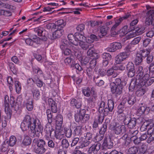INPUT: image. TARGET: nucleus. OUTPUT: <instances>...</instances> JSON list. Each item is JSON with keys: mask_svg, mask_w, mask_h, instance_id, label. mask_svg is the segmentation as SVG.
<instances>
[{"mask_svg": "<svg viewBox=\"0 0 154 154\" xmlns=\"http://www.w3.org/2000/svg\"><path fill=\"white\" fill-rule=\"evenodd\" d=\"M48 102L49 105L51 108V110L50 109H48L46 111L48 122L51 124L53 119H55L54 117V114L57 111V107L56 102L51 98H49Z\"/></svg>", "mask_w": 154, "mask_h": 154, "instance_id": "obj_1", "label": "nucleus"}, {"mask_svg": "<svg viewBox=\"0 0 154 154\" xmlns=\"http://www.w3.org/2000/svg\"><path fill=\"white\" fill-rule=\"evenodd\" d=\"M35 31L37 33L38 35L40 37L39 38L35 36V37L33 38L34 39H36L35 42H36L37 44H40L41 40L44 41H45L47 40V33L43 28L38 27L35 29Z\"/></svg>", "mask_w": 154, "mask_h": 154, "instance_id": "obj_2", "label": "nucleus"}, {"mask_svg": "<svg viewBox=\"0 0 154 154\" xmlns=\"http://www.w3.org/2000/svg\"><path fill=\"white\" fill-rule=\"evenodd\" d=\"M113 126L112 127V123L110 125V128L111 129H113L115 134L119 135L122 134L126 132L125 126L121 125L119 123L114 122L112 123Z\"/></svg>", "mask_w": 154, "mask_h": 154, "instance_id": "obj_3", "label": "nucleus"}, {"mask_svg": "<svg viewBox=\"0 0 154 154\" xmlns=\"http://www.w3.org/2000/svg\"><path fill=\"white\" fill-rule=\"evenodd\" d=\"M45 130L48 136H50V137H51L54 135L57 139H61L60 132L56 133L51 125H47L45 128Z\"/></svg>", "mask_w": 154, "mask_h": 154, "instance_id": "obj_4", "label": "nucleus"}, {"mask_svg": "<svg viewBox=\"0 0 154 154\" xmlns=\"http://www.w3.org/2000/svg\"><path fill=\"white\" fill-rule=\"evenodd\" d=\"M123 122L125 125H127L128 128L132 129L136 126L137 120L134 118L127 117L124 119Z\"/></svg>", "mask_w": 154, "mask_h": 154, "instance_id": "obj_5", "label": "nucleus"}, {"mask_svg": "<svg viewBox=\"0 0 154 154\" xmlns=\"http://www.w3.org/2000/svg\"><path fill=\"white\" fill-rule=\"evenodd\" d=\"M112 84H110L111 91L113 94H114L116 97L120 95L122 91L124 86L115 85Z\"/></svg>", "mask_w": 154, "mask_h": 154, "instance_id": "obj_6", "label": "nucleus"}, {"mask_svg": "<svg viewBox=\"0 0 154 154\" xmlns=\"http://www.w3.org/2000/svg\"><path fill=\"white\" fill-rule=\"evenodd\" d=\"M147 14V17L145 20L146 24L149 25L151 24L154 26V10L149 11Z\"/></svg>", "mask_w": 154, "mask_h": 154, "instance_id": "obj_7", "label": "nucleus"}, {"mask_svg": "<svg viewBox=\"0 0 154 154\" xmlns=\"http://www.w3.org/2000/svg\"><path fill=\"white\" fill-rule=\"evenodd\" d=\"M103 141L102 144L103 149L106 148L110 149L113 147V143L110 137H105Z\"/></svg>", "mask_w": 154, "mask_h": 154, "instance_id": "obj_8", "label": "nucleus"}, {"mask_svg": "<svg viewBox=\"0 0 154 154\" xmlns=\"http://www.w3.org/2000/svg\"><path fill=\"white\" fill-rule=\"evenodd\" d=\"M7 100H8V96H5V111L7 115V119L9 120L11 118L12 111L9 108V101H7Z\"/></svg>", "mask_w": 154, "mask_h": 154, "instance_id": "obj_9", "label": "nucleus"}, {"mask_svg": "<svg viewBox=\"0 0 154 154\" xmlns=\"http://www.w3.org/2000/svg\"><path fill=\"white\" fill-rule=\"evenodd\" d=\"M38 125L36 126L31 132H29L30 136L32 137H35L36 135L37 137H39L40 133H42L43 131V127L39 122V124H37Z\"/></svg>", "mask_w": 154, "mask_h": 154, "instance_id": "obj_10", "label": "nucleus"}, {"mask_svg": "<svg viewBox=\"0 0 154 154\" xmlns=\"http://www.w3.org/2000/svg\"><path fill=\"white\" fill-rule=\"evenodd\" d=\"M114 103L112 100H109L108 101V107L105 108L104 111V115H107L109 112H112L114 108Z\"/></svg>", "mask_w": 154, "mask_h": 154, "instance_id": "obj_11", "label": "nucleus"}, {"mask_svg": "<svg viewBox=\"0 0 154 154\" xmlns=\"http://www.w3.org/2000/svg\"><path fill=\"white\" fill-rule=\"evenodd\" d=\"M63 33V30L56 29V30L53 33L52 35H49L48 37L50 39L54 40L60 37L62 35Z\"/></svg>", "mask_w": 154, "mask_h": 154, "instance_id": "obj_12", "label": "nucleus"}, {"mask_svg": "<svg viewBox=\"0 0 154 154\" xmlns=\"http://www.w3.org/2000/svg\"><path fill=\"white\" fill-rule=\"evenodd\" d=\"M131 16L129 14H127L125 15V16H123L122 17H120L119 18L118 20H117V22H116L115 23V24L114 25V26L112 27L111 29V30L112 32V33L113 32H114V34H115L114 33L115 32L116 33V32H115L114 31L115 30L116 28L118 26L120 23L124 19H127L129 17Z\"/></svg>", "mask_w": 154, "mask_h": 154, "instance_id": "obj_13", "label": "nucleus"}, {"mask_svg": "<svg viewBox=\"0 0 154 154\" xmlns=\"http://www.w3.org/2000/svg\"><path fill=\"white\" fill-rule=\"evenodd\" d=\"M122 47L121 43L114 42L110 44V47L108 48V49L109 51L113 52L117 50L121 49Z\"/></svg>", "mask_w": 154, "mask_h": 154, "instance_id": "obj_14", "label": "nucleus"}, {"mask_svg": "<svg viewBox=\"0 0 154 154\" xmlns=\"http://www.w3.org/2000/svg\"><path fill=\"white\" fill-rule=\"evenodd\" d=\"M86 112L85 109H80L79 113H77L75 115V119L76 122H81L82 123L83 115Z\"/></svg>", "mask_w": 154, "mask_h": 154, "instance_id": "obj_15", "label": "nucleus"}, {"mask_svg": "<svg viewBox=\"0 0 154 154\" xmlns=\"http://www.w3.org/2000/svg\"><path fill=\"white\" fill-rule=\"evenodd\" d=\"M139 82L137 79H133L131 80V82L129 85V89L130 91H133L134 89H137Z\"/></svg>", "mask_w": 154, "mask_h": 154, "instance_id": "obj_16", "label": "nucleus"}, {"mask_svg": "<svg viewBox=\"0 0 154 154\" xmlns=\"http://www.w3.org/2000/svg\"><path fill=\"white\" fill-rule=\"evenodd\" d=\"M149 77V75L148 73L145 74L142 76H140L139 79H138V80L140 86H145Z\"/></svg>", "mask_w": 154, "mask_h": 154, "instance_id": "obj_17", "label": "nucleus"}, {"mask_svg": "<svg viewBox=\"0 0 154 154\" xmlns=\"http://www.w3.org/2000/svg\"><path fill=\"white\" fill-rule=\"evenodd\" d=\"M123 99L126 100V104L128 105V106H131L133 105L136 101V97L134 95L131 96L128 98H125Z\"/></svg>", "mask_w": 154, "mask_h": 154, "instance_id": "obj_18", "label": "nucleus"}, {"mask_svg": "<svg viewBox=\"0 0 154 154\" xmlns=\"http://www.w3.org/2000/svg\"><path fill=\"white\" fill-rule=\"evenodd\" d=\"M110 122V120L106 119L105 120L104 123L103 124V126L101 127L99 131V133L101 135H104L107 130V126L109 125Z\"/></svg>", "mask_w": 154, "mask_h": 154, "instance_id": "obj_19", "label": "nucleus"}, {"mask_svg": "<svg viewBox=\"0 0 154 154\" xmlns=\"http://www.w3.org/2000/svg\"><path fill=\"white\" fill-rule=\"evenodd\" d=\"M87 54V55L88 56L98 58L97 54L94 51V48L92 45L88 48Z\"/></svg>", "mask_w": 154, "mask_h": 154, "instance_id": "obj_20", "label": "nucleus"}, {"mask_svg": "<svg viewBox=\"0 0 154 154\" xmlns=\"http://www.w3.org/2000/svg\"><path fill=\"white\" fill-rule=\"evenodd\" d=\"M101 144L97 142L93 144L90 148V149L92 151L93 154H96L100 149Z\"/></svg>", "mask_w": 154, "mask_h": 154, "instance_id": "obj_21", "label": "nucleus"}, {"mask_svg": "<svg viewBox=\"0 0 154 154\" xmlns=\"http://www.w3.org/2000/svg\"><path fill=\"white\" fill-rule=\"evenodd\" d=\"M109 28L106 26H102L100 28V35H99L100 38H103L104 36L106 35Z\"/></svg>", "mask_w": 154, "mask_h": 154, "instance_id": "obj_22", "label": "nucleus"}, {"mask_svg": "<svg viewBox=\"0 0 154 154\" xmlns=\"http://www.w3.org/2000/svg\"><path fill=\"white\" fill-rule=\"evenodd\" d=\"M32 146H33V144L35 143L36 144L37 146L46 147V145L45 141L43 139H34L33 141Z\"/></svg>", "mask_w": 154, "mask_h": 154, "instance_id": "obj_23", "label": "nucleus"}, {"mask_svg": "<svg viewBox=\"0 0 154 154\" xmlns=\"http://www.w3.org/2000/svg\"><path fill=\"white\" fill-rule=\"evenodd\" d=\"M55 29H62L66 25V23L63 20H60L55 22Z\"/></svg>", "mask_w": 154, "mask_h": 154, "instance_id": "obj_24", "label": "nucleus"}, {"mask_svg": "<svg viewBox=\"0 0 154 154\" xmlns=\"http://www.w3.org/2000/svg\"><path fill=\"white\" fill-rule=\"evenodd\" d=\"M31 90L34 99L36 100H38L40 98V95L39 90L35 88H32Z\"/></svg>", "mask_w": 154, "mask_h": 154, "instance_id": "obj_25", "label": "nucleus"}, {"mask_svg": "<svg viewBox=\"0 0 154 154\" xmlns=\"http://www.w3.org/2000/svg\"><path fill=\"white\" fill-rule=\"evenodd\" d=\"M126 100L123 99L122 102L120 103L118 107V113L120 114L123 112V109L125 107H128V105L126 104Z\"/></svg>", "mask_w": 154, "mask_h": 154, "instance_id": "obj_26", "label": "nucleus"}, {"mask_svg": "<svg viewBox=\"0 0 154 154\" xmlns=\"http://www.w3.org/2000/svg\"><path fill=\"white\" fill-rule=\"evenodd\" d=\"M60 48L62 50V53L65 55H69L72 53L71 49L67 48V47H65L63 45H60Z\"/></svg>", "mask_w": 154, "mask_h": 154, "instance_id": "obj_27", "label": "nucleus"}, {"mask_svg": "<svg viewBox=\"0 0 154 154\" xmlns=\"http://www.w3.org/2000/svg\"><path fill=\"white\" fill-rule=\"evenodd\" d=\"M118 74L117 72L114 71L112 67L109 69L106 72V75L108 76H112L113 78L116 77Z\"/></svg>", "mask_w": 154, "mask_h": 154, "instance_id": "obj_28", "label": "nucleus"}, {"mask_svg": "<svg viewBox=\"0 0 154 154\" xmlns=\"http://www.w3.org/2000/svg\"><path fill=\"white\" fill-rule=\"evenodd\" d=\"M33 80L34 83H35L37 86L39 88H41L45 85V83L40 80L37 75H35L33 77Z\"/></svg>", "mask_w": 154, "mask_h": 154, "instance_id": "obj_29", "label": "nucleus"}, {"mask_svg": "<svg viewBox=\"0 0 154 154\" xmlns=\"http://www.w3.org/2000/svg\"><path fill=\"white\" fill-rule=\"evenodd\" d=\"M34 151L37 154H43L46 151L45 147L37 146L34 148Z\"/></svg>", "mask_w": 154, "mask_h": 154, "instance_id": "obj_30", "label": "nucleus"}, {"mask_svg": "<svg viewBox=\"0 0 154 154\" xmlns=\"http://www.w3.org/2000/svg\"><path fill=\"white\" fill-rule=\"evenodd\" d=\"M145 29L143 26H139L135 28L134 27L133 29H132V30H133V31H135V33H136L137 35H139L144 32Z\"/></svg>", "mask_w": 154, "mask_h": 154, "instance_id": "obj_31", "label": "nucleus"}, {"mask_svg": "<svg viewBox=\"0 0 154 154\" xmlns=\"http://www.w3.org/2000/svg\"><path fill=\"white\" fill-rule=\"evenodd\" d=\"M75 36L76 38L75 40L78 42V45L79 42H82L85 40V37L82 34H81L78 32L75 33Z\"/></svg>", "mask_w": 154, "mask_h": 154, "instance_id": "obj_32", "label": "nucleus"}, {"mask_svg": "<svg viewBox=\"0 0 154 154\" xmlns=\"http://www.w3.org/2000/svg\"><path fill=\"white\" fill-rule=\"evenodd\" d=\"M33 100L31 98H29L27 100L26 103V106L29 111H31L33 108Z\"/></svg>", "mask_w": 154, "mask_h": 154, "instance_id": "obj_33", "label": "nucleus"}, {"mask_svg": "<svg viewBox=\"0 0 154 154\" xmlns=\"http://www.w3.org/2000/svg\"><path fill=\"white\" fill-rule=\"evenodd\" d=\"M68 38L69 41L74 45L77 46L78 43L75 40V35H74L72 34H69L68 35Z\"/></svg>", "mask_w": 154, "mask_h": 154, "instance_id": "obj_34", "label": "nucleus"}, {"mask_svg": "<svg viewBox=\"0 0 154 154\" xmlns=\"http://www.w3.org/2000/svg\"><path fill=\"white\" fill-rule=\"evenodd\" d=\"M70 104L72 106H75L77 109L79 108L82 105L81 102L75 99H72L71 100Z\"/></svg>", "mask_w": 154, "mask_h": 154, "instance_id": "obj_35", "label": "nucleus"}, {"mask_svg": "<svg viewBox=\"0 0 154 154\" xmlns=\"http://www.w3.org/2000/svg\"><path fill=\"white\" fill-rule=\"evenodd\" d=\"M32 142L31 139L28 136L26 135L24 137L22 143V144L24 146H27L30 145Z\"/></svg>", "mask_w": 154, "mask_h": 154, "instance_id": "obj_36", "label": "nucleus"}, {"mask_svg": "<svg viewBox=\"0 0 154 154\" xmlns=\"http://www.w3.org/2000/svg\"><path fill=\"white\" fill-rule=\"evenodd\" d=\"M79 45L80 47L84 50H86L92 45L90 44L87 42H84V41L79 42Z\"/></svg>", "mask_w": 154, "mask_h": 154, "instance_id": "obj_37", "label": "nucleus"}, {"mask_svg": "<svg viewBox=\"0 0 154 154\" xmlns=\"http://www.w3.org/2000/svg\"><path fill=\"white\" fill-rule=\"evenodd\" d=\"M123 140V142L124 145L125 146H128L130 143L131 140L130 138L129 137L127 134H125L121 138Z\"/></svg>", "mask_w": 154, "mask_h": 154, "instance_id": "obj_38", "label": "nucleus"}, {"mask_svg": "<svg viewBox=\"0 0 154 154\" xmlns=\"http://www.w3.org/2000/svg\"><path fill=\"white\" fill-rule=\"evenodd\" d=\"M127 57L122 53L117 55L116 57V60L118 63L122 61Z\"/></svg>", "mask_w": 154, "mask_h": 154, "instance_id": "obj_39", "label": "nucleus"}, {"mask_svg": "<svg viewBox=\"0 0 154 154\" xmlns=\"http://www.w3.org/2000/svg\"><path fill=\"white\" fill-rule=\"evenodd\" d=\"M143 58L140 54H137L134 60V63L136 65L141 64Z\"/></svg>", "mask_w": 154, "mask_h": 154, "instance_id": "obj_40", "label": "nucleus"}, {"mask_svg": "<svg viewBox=\"0 0 154 154\" xmlns=\"http://www.w3.org/2000/svg\"><path fill=\"white\" fill-rule=\"evenodd\" d=\"M112 83L114 85H115H115H116V86H120V85H121V86H124L125 84V82H122L121 79L119 78H117L115 79L114 82L111 83V84Z\"/></svg>", "mask_w": 154, "mask_h": 154, "instance_id": "obj_41", "label": "nucleus"}, {"mask_svg": "<svg viewBox=\"0 0 154 154\" xmlns=\"http://www.w3.org/2000/svg\"><path fill=\"white\" fill-rule=\"evenodd\" d=\"M94 80L95 82L96 85L99 86H101L104 83V82L99 77L94 78Z\"/></svg>", "mask_w": 154, "mask_h": 154, "instance_id": "obj_42", "label": "nucleus"}, {"mask_svg": "<svg viewBox=\"0 0 154 154\" xmlns=\"http://www.w3.org/2000/svg\"><path fill=\"white\" fill-rule=\"evenodd\" d=\"M105 103L103 101H101L99 105V108L98 109V112L99 113H103L104 114V111L105 109Z\"/></svg>", "mask_w": 154, "mask_h": 154, "instance_id": "obj_43", "label": "nucleus"}, {"mask_svg": "<svg viewBox=\"0 0 154 154\" xmlns=\"http://www.w3.org/2000/svg\"><path fill=\"white\" fill-rule=\"evenodd\" d=\"M39 123H37V121L35 119H34V121L30 123L29 127L30 128V131L29 132H31L33 131L35 129V127L38 125L37 124H39Z\"/></svg>", "mask_w": 154, "mask_h": 154, "instance_id": "obj_44", "label": "nucleus"}, {"mask_svg": "<svg viewBox=\"0 0 154 154\" xmlns=\"http://www.w3.org/2000/svg\"><path fill=\"white\" fill-rule=\"evenodd\" d=\"M102 57L103 59V60H106L108 61H110L111 59L112 56L109 53H104L102 55Z\"/></svg>", "mask_w": 154, "mask_h": 154, "instance_id": "obj_45", "label": "nucleus"}, {"mask_svg": "<svg viewBox=\"0 0 154 154\" xmlns=\"http://www.w3.org/2000/svg\"><path fill=\"white\" fill-rule=\"evenodd\" d=\"M82 126H77L74 130V133L75 135L80 136L82 134Z\"/></svg>", "mask_w": 154, "mask_h": 154, "instance_id": "obj_46", "label": "nucleus"}, {"mask_svg": "<svg viewBox=\"0 0 154 154\" xmlns=\"http://www.w3.org/2000/svg\"><path fill=\"white\" fill-rule=\"evenodd\" d=\"M150 51L151 50L150 49H147L146 50H143L140 51L141 54H140L142 57H145L149 55Z\"/></svg>", "mask_w": 154, "mask_h": 154, "instance_id": "obj_47", "label": "nucleus"}, {"mask_svg": "<svg viewBox=\"0 0 154 154\" xmlns=\"http://www.w3.org/2000/svg\"><path fill=\"white\" fill-rule=\"evenodd\" d=\"M17 140L16 137L14 136H11L9 139L8 145L11 146H14L16 143Z\"/></svg>", "mask_w": 154, "mask_h": 154, "instance_id": "obj_48", "label": "nucleus"}, {"mask_svg": "<svg viewBox=\"0 0 154 154\" xmlns=\"http://www.w3.org/2000/svg\"><path fill=\"white\" fill-rule=\"evenodd\" d=\"M139 148L133 146L129 148L128 152L131 154H136L138 152Z\"/></svg>", "mask_w": 154, "mask_h": 154, "instance_id": "obj_49", "label": "nucleus"}, {"mask_svg": "<svg viewBox=\"0 0 154 154\" xmlns=\"http://www.w3.org/2000/svg\"><path fill=\"white\" fill-rule=\"evenodd\" d=\"M34 119L31 118L29 115H26L24 118L23 121L26 122L28 124L30 125V123L34 121Z\"/></svg>", "mask_w": 154, "mask_h": 154, "instance_id": "obj_50", "label": "nucleus"}, {"mask_svg": "<svg viewBox=\"0 0 154 154\" xmlns=\"http://www.w3.org/2000/svg\"><path fill=\"white\" fill-rule=\"evenodd\" d=\"M61 145L63 148L66 149L69 146V144L67 139H64L62 141Z\"/></svg>", "mask_w": 154, "mask_h": 154, "instance_id": "obj_51", "label": "nucleus"}, {"mask_svg": "<svg viewBox=\"0 0 154 154\" xmlns=\"http://www.w3.org/2000/svg\"><path fill=\"white\" fill-rule=\"evenodd\" d=\"M137 90L136 94L139 97L143 96L146 92L145 90L142 88H140L138 89L137 88Z\"/></svg>", "mask_w": 154, "mask_h": 154, "instance_id": "obj_52", "label": "nucleus"}, {"mask_svg": "<svg viewBox=\"0 0 154 154\" xmlns=\"http://www.w3.org/2000/svg\"><path fill=\"white\" fill-rule=\"evenodd\" d=\"M98 58H95V57H93V59H91L89 63H88L89 65V67L94 68L95 66L96 65L97 63V59Z\"/></svg>", "mask_w": 154, "mask_h": 154, "instance_id": "obj_53", "label": "nucleus"}, {"mask_svg": "<svg viewBox=\"0 0 154 154\" xmlns=\"http://www.w3.org/2000/svg\"><path fill=\"white\" fill-rule=\"evenodd\" d=\"M14 84L17 92L18 93H20L21 89V84L19 81H16L15 82Z\"/></svg>", "mask_w": 154, "mask_h": 154, "instance_id": "obj_54", "label": "nucleus"}, {"mask_svg": "<svg viewBox=\"0 0 154 154\" xmlns=\"http://www.w3.org/2000/svg\"><path fill=\"white\" fill-rule=\"evenodd\" d=\"M130 46L128 45L126 46L124 49V51L122 53L127 57H128L130 54Z\"/></svg>", "mask_w": 154, "mask_h": 154, "instance_id": "obj_55", "label": "nucleus"}, {"mask_svg": "<svg viewBox=\"0 0 154 154\" xmlns=\"http://www.w3.org/2000/svg\"><path fill=\"white\" fill-rule=\"evenodd\" d=\"M8 65L10 69L14 74H16L17 73V70L14 63L11 62H9Z\"/></svg>", "mask_w": 154, "mask_h": 154, "instance_id": "obj_56", "label": "nucleus"}, {"mask_svg": "<svg viewBox=\"0 0 154 154\" xmlns=\"http://www.w3.org/2000/svg\"><path fill=\"white\" fill-rule=\"evenodd\" d=\"M64 133L67 138H70L72 135V131L70 128H64Z\"/></svg>", "mask_w": 154, "mask_h": 154, "instance_id": "obj_57", "label": "nucleus"}, {"mask_svg": "<svg viewBox=\"0 0 154 154\" xmlns=\"http://www.w3.org/2000/svg\"><path fill=\"white\" fill-rule=\"evenodd\" d=\"M29 126L30 125L23 121L21 125V128L23 131H25L29 129Z\"/></svg>", "mask_w": 154, "mask_h": 154, "instance_id": "obj_58", "label": "nucleus"}, {"mask_svg": "<svg viewBox=\"0 0 154 154\" xmlns=\"http://www.w3.org/2000/svg\"><path fill=\"white\" fill-rule=\"evenodd\" d=\"M55 117V119L56 120V121L58 123H59L60 124H62L63 119V116L61 115L58 114L56 116V115H54V117Z\"/></svg>", "mask_w": 154, "mask_h": 154, "instance_id": "obj_59", "label": "nucleus"}, {"mask_svg": "<svg viewBox=\"0 0 154 154\" xmlns=\"http://www.w3.org/2000/svg\"><path fill=\"white\" fill-rule=\"evenodd\" d=\"M143 104H140L138 111L140 114L144 113L146 110V107L144 105H143Z\"/></svg>", "mask_w": 154, "mask_h": 154, "instance_id": "obj_60", "label": "nucleus"}, {"mask_svg": "<svg viewBox=\"0 0 154 154\" xmlns=\"http://www.w3.org/2000/svg\"><path fill=\"white\" fill-rule=\"evenodd\" d=\"M146 126L149 127L148 129L153 128L154 127V120L153 119H149L146 121Z\"/></svg>", "mask_w": 154, "mask_h": 154, "instance_id": "obj_61", "label": "nucleus"}, {"mask_svg": "<svg viewBox=\"0 0 154 154\" xmlns=\"http://www.w3.org/2000/svg\"><path fill=\"white\" fill-rule=\"evenodd\" d=\"M82 92L83 94L85 96L88 97L90 95V88L88 87L82 89Z\"/></svg>", "mask_w": 154, "mask_h": 154, "instance_id": "obj_62", "label": "nucleus"}, {"mask_svg": "<svg viewBox=\"0 0 154 154\" xmlns=\"http://www.w3.org/2000/svg\"><path fill=\"white\" fill-rule=\"evenodd\" d=\"M137 72L138 73L137 75L140 76H142L144 75L143 70V67L140 66H139L137 67Z\"/></svg>", "mask_w": 154, "mask_h": 154, "instance_id": "obj_63", "label": "nucleus"}, {"mask_svg": "<svg viewBox=\"0 0 154 154\" xmlns=\"http://www.w3.org/2000/svg\"><path fill=\"white\" fill-rule=\"evenodd\" d=\"M86 71L87 74L88 76L90 77L92 76L94 74V71L93 70V68H92L90 67H87Z\"/></svg>", "mask_w": 154, "mask_h": 154, "instance_id": "obj_64", "label": "nucleus"}]
</instances>
